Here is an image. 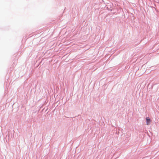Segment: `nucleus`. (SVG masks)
Returning a JSON list of instances; mask_svg holds the SVG:
<instances>
[{
	"instance_id": "1",
	"label": "nucleus",
	"mask_w": 159,
	"mask_h": 159,
	"mask_svg": "<svg viewBox=\"0 0 159 159\" xmlns=\"http://www.w3.org/2000/svg\"><path fill=\"white\" fill-rule=\"evenodd\" d=\"M146 124L148 125L150 124V123L151 122L150 119L148 117H147L146 118Z\"/></svg>"
}]
</instances>
